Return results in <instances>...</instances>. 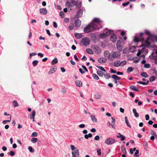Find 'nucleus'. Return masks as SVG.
<instances>
[{
	"label": "nucleus",
	"mask_w": 157,
	"mask_h": 157,
	"mask_svg": "<svg viewBox=\"0 0 157 157\" xmlns=\"http://www.w3.org/2000/svg\"><path fill=\"white\" fill-rule=\"evenodd\" d=\"M74 27V25L73 22L71 23L68 26V28L70 30H72Z\"/></svg>",
	"instance_id": "obj_31"
},
{
	"label": "nucleus",
	"mask_w": 157,
	"mask_h": 157,
	"mask_svg": "<svg viewBox=\"0 0 157 157\" xmlns=\"http://www.w3.org/2000/svg\"><path fill=\"white\" fill-rule=\"evenodd\" d=\"M93 31H94V29H93L91 27V25L90 24L87 25L84 29V32L87 33Z\"/></svg>",
	"instance_id": "obj_9"
},
{
	"label": "nucleus",
	"mask_w": 157,
	"mask_h": 157,
	"mask_svg": "<svg viewBox=\"0 0 157 157\" xmlns=\"http://www.w3.org/2000/svg\"><path fill=\"white\" fill-rule=\"evenodd\" d=\"M35 114H36V112L34 110L32 112V113H30L29 114V115L28 116V118L32 119H33V122H34L35 121V119L34 117L35 116Z\"/></svg>",
	"instance_id": "obj_12"
},
{
	"label": "nucleus",
	"mask_w": 157,
	"mask_h": 157,
	"mask_svg": "<svg viewBox=\"0 0 157 157\" xmlns=\"http://www.w3.org/2000/svg\"><path fill=\"white\" fill-rule=\"evenodd\" d=\"M101 97V95L100 94H97L95 95L96 98L97 99H99Z\"/></svg>",
	"instance_id": "obj_52"
},
{
	"label": "nucleus",
	"mask_w": 157,
	"mask_h": 157,
	"mask_svg": "<svg viewBox=\"0 0 157 157\" xmlns=\"http://www.w3.org/2000/svg\"><path fill=\"white\" fill-rule=\"evenodd\" d=\"M97 67L99 69H100V70L102 71H103L104 72H106V70L104 69V68L101 66H97Z\"/></svg>",
	"instance_id": "obj_48"
},
{
	"label": "nucleus",
	"mask_w": 157,
	"mask_h": 157,
	"mask_svg": "<svg viewBox=\"0 0 157 157\" xmlns=\"http://www.w3.org/2000/svg\"><path fill=\"white\" fill-rule=\"evenodd\" d=\"M117 75H112L111 77L112 78L114 79V80H117Z\"/></svg>",
	"instance_id": "obj_53"
},
{
	"label": "nucleus",
	"mask_w": 157,
	"mask_h": 157,
	"mask_svg": "<svg viewBox=\"0 0 157 157\" xmlns=\"http://www.w3.org/2000/svg\"><path fill=\"white\" fill-rule=\"evenodd\" d=\"M150 65L149 63H145L144 65V67L146 68H149L150 67Z\"/></svg>",
	"instance_id": "obj_56"
},
{
	"label": "nucleus",
	"mask_w": 157,
	"mask_h": 157,
	"mask_svg": "<svg viewBox=\"0 0 157 157\" xmlns=\"http://www.w3.org/2000/svg\"><path fill=\"white\" fill-rule=\"evenodd\" d=\"M145 33L146 34L150 36V37H148L145 41V42L147 45L148 48H151L155 47V45L154 43V40L152 39V36H151L150 32L147 30H145Z\"/></svg>",
	"instance_id": "obj_1"
},
{
	"label": "nucleus",
	"mask_w": 157,
	"mask_h": 157,
	"mask_svg": "<svg viewBox=\"0 0 157 157\" xmlns=\"http://www.w3.org/2000/svg\"><path fill=\"white\" fill-rule=\"evenodd\" d=\"M90 118L92 121L93 122L97 123V119L95 118V116L94 115H92L90 116Z\"/></svg>",
	"instance_id": "obj_29"
},
{
	"label": "nucleus",
	"mask_w": 157,
	"mask_h": 157,
	"mask_svg": "<svg viewBox=\"0 0 157 157\" xmlns=\"http://www.w3.org/2000/svg\"><path fill=\"white\" fill-rule=\"evenodd\" d=\"M130 3V2H129V1H128L127 2H126V3H123L122 4V5L123 6H127L128 5H129Z\"/></svg>",
	"instance_id": "obj_57"
},
{
	"label": "nucleus",
	"mask_w": 157,
	"mask_h": 157,
	"mask_svg": "<svg viewBox=\"0 0 157 157\" xmlns=\"http://www.w3.org/2000/svg\"><path fill=\"white\" fill-rule=\"evenodd\" d=\"M133 69L132 67H128L127 69V72L128 73L132 72L133 71Z\"/></svg>",
	"instance_id": "obj_46"
},
{
	"label": "nucleus",
	"mask_w": 157,
	"mask_h": 157,
	"mask_svg": "<svg viewBox=\"0 0 157 157\" xmlns=\"http://www.w3.org/2000/svg\"><path fill=\"white\" fill-rule=\"evenodd\" d=\"M28 149L30 152L32 153L34 152L35 151L34 149L31 146H29L28 147Z\"/></svg>",
	"instance_id": "obj_47"
},
{
	"label": "nucleus",
	"mask_w": 157,
	"mask_h": 157,
	"mask_svg": "<svg viewBox=\"0 0 157 157\" xmlns=\"http://www.w3.org/2000/svg\"><path fill=\"white\" fill-rule=\"evenodd\" d=\"M117 36L115 34H113L111 36L110 40L112 41L113 43H114L116 42L117 40Z\"/></svg>",
	"instance_id": "obj_18"
},
{
	"label": "nucleus",
	"mask_w": 157,
	"mask_h": 157,
	"mask_svg": "<svg viewBox=\"0 0 157 157\" xmlns=\"http://www.w3.org/2000/svg\"><path fill=\"white\" fill-rule=\"evenodd\" d=\"M125 123L127 126L129 128H131V126L130 124V123L128 122V121L127 119V117L126 116H125Z\"/></svg>",
	"instance_id": "obj_25"
},
{
	"label": "nucleus",
	"mask_w": 157,
	"mask_h": 157,
	"mask_svg": "<svg viewBox=\"0 0 157 157\" xmlns=\"http://www.w3.org/2000/svg\"><path fill=\"white\" fill-rule=\"evenodd\" d=\"M40 13L43 15H46L47 13V10L46 8H41L40 9Z\"/></svg>",
	"instance_id": "obj_17"
},
{
	"label": "nucleus",
	"mask_w": 157,
	"mask_h": 157,
	"mask_svg": "<svg viewBox=\"0 0 157 157\" xmlns=\"http://www.w3.org/2000/svg\"><path fill=\"white\" fill-rule=\"evenodd\" d=\"M114 66L115 67H119V66H121V63L120 61L117 60L116 62H114Z\"/></svg>",
	"instance_id": "obj_24"
},
{
	"label": "nucleus",
	"mask_w": 157,
	"mask_h": 157,
	"mask_svg": "<svg viewBox=\"0 0 157 157\" xmlns=\"http://www.w3.org/2000/svg\"><path fill=\"white\" fill-rule=\"evenodd\" d=\"M104 75L105 77L107 79H109L110 78V76L109 73H106V74H104Z\"/></svg>",
	"instance_id": "obj_42"
},
{
	"label": "nucleus",
	"mask_w": 157,
	"mask_h": 157,
	"mask_svg": "<svg viewBox=\"0 0 157 157\" xmlns=\"http://www.w3.org/2000/svg\"><path fill=\"white\" fill-rule=\"evenodd\" d=\"M12 102L13 105L14 107H17L18 106V104L17 101L14 100Z\"/></svg>",
	"instance_id": "obj_38"
},
{
	"label": "nucleus",
	"mask_w": 157,
	"mask_h": 157,
	"mask_svg": "<svg viewBox=\"0 0 157 157\" xmlns=\"http://www.w3.org/2000/svg\"><path fill=\"white\" fill-rule=\"evenodd\" d=\"M154 59V63L157 64V56H153Z\"/></svg>",
	"instance_id": "obj_55"
},
{
	"label": "nucleus",
	"mask_w": 157,
	"mask_h": 157,
	"mask_svg": "<svg viewBox=\"0 0 157 157\" xmlns=\"http://www.w3.org/2000/svg\"><path fill=\"white\" fill-rule=\"evenodd\" d=\"M104 56L107 58L109 61H112V54L108 50L105 51L103 53Z\"/></svg>",
	"instance_id": "obj_6"
},
{
	"label": "nucleus",
	"mask_w": 157,
	"mask_h": 157,
	"mask_svg": "<svg viewBox=\"0 0 157 157\" xmlns=\"http://www.w3.org/2000/svg\"><path fill=\"white\" fill-rule=\"evenodd\" d=\"M97 74L100 77H102L104 75L103 73L101 71L99 70L97 71Z\"/></svg>",
	"instance_id": "obj_37"
},
{
	"label": "nucleus",
	"mask_w": 157,
	"mask_h": 157,
	"mask_svg": "<svg viewBox=\"0 0 157 157\" xmlns=\"http://www.w3.org/2000/svg\"><path fill=\"white\" fill-rule=\"evenodd\" d=\"M91 38L94 42H96L97 41V38L95 34L94 33L91 34Z\"/></svg>",
	"instance_id": "obj_19"
},
{
	"label": "nucleus",
	"mask_w": 157,
	"mask_h": 157,
	"mask_svg": "<svg viewBox=\"0 0 157 157\" xmlns=\"http://www.w3.org/2000/svg\"><path fill=\"white\" fill-rule=\"evenodd\" d=\"M75 37L78 39L81 38L82 36V35L81 33H75Z\"/></svg>",
	"instance_id": "obj_23"
},
{
	"label": "nucleus",
	"mask_w": 157,
	"mask_h": 157,
	"mask_svg": "<svg viewBox=\"0 0 157 157\" xmlns=\"http://www.w3.org/2000/svg\"><path fill=\"white\" fill-rule=\"evenodd\" d=\"M140 47H142V52H145L146 54H147L148 52V50L147 49H146L145 47L146 46L144 44H142L141 45L139 46Z\"/></svg>",
	"instance_id": "obj_16"
},
{
	"label": "nucleus",
	"mask_w": 157,
	"mask_h": 157,
	"mask_svg": "<svg viewBox=\"0 0 157 157\" xmlns=\"http://www.w3.org/2000/svg\"><path fill=\"white\" fill-rule=\"evenodd\" d=\"M71 147L72 151H74L76 149V148L75 147V146L72 145H71Z\"/></svg>",
	"instance_id": "obj_61"
},
{
	"label": "nucleus",
	"mask_w": 157,
	"mask_h": 157,
	"mask_svg": "<svg viewBox=\"0 0 157 157\" xmlns=\"http://www.w3.org/2000/svg\"><path fill=\"white\" fill-rule=\"evenodd\" d=\"M84 10H85V9L84 7H83L77 11L76 17L77 18H79L82 16Z\"/></svg>",
	"instance_id": "obj_8"
},
{
	"label": "nucleus",
	"mask_w": 157,
	"mask_h": 157,
	"mask_svg": "<svg viewBox=\"0 0 157 157\" xmlns=\"http://www.w3.org/2000/svg\"><path fill=\"white\" fill-rule=\"evenodd\" d=\"M32 136L36 137L38 136V133L37 132H34L32 133Z\"/></svg>",
	"instance_id": "obj_58"
},
{
	"label": "nucleus",
	"mask_w": 157,
	"mask_h": 157,
	"mask_svg": "<svg viewBox=\"0 0 157 157\" xmlns=\"http://www.w3.org/2000/svg\"><path fill=\"white\" fill-rule=\"evenodd\" d=\"M38 140L37 138H33L32 139L31 141L33 143H36Z\"/></svg>",
	"instance_id": "obj_41"
},
{
	"label": "nucleus",
	"mask_w": 157,
	"mask_h": 157,
	"mask_svg": "<svg viewBox=\"0 0 157 157\" xmlns=\"http://www.w3.org/2000/svg\"><path fill=\"white\" fill-rule=\"evenodd\" d=\"M56 68L55 67H52V68L51 69L50 71L48 72V74H52L54 72H55L56 71Z\"/></svg>",
	"instance_id": "obj_28"
},
{
	"label": "nucleus",
	"mask_w": 157,
	"mask_h": 157,
	"mask_svg": "<svg viewBox=\"0 0 157 157\" xmlns=\"http://www.w3.org/2000/svg\"><path fill=\"white\" fill-rule=\"evenodd\" d=\"M86 52L90 54H93L94 52L90 48H87L86 50Z\"/></svg>",
	"instance_id": "obj_35"
},
{
	"label": "nucleus",
	"mask_w": 157,
	"mask_h": 157,
	"mask_svg": "<svg viewBox=\"0 0 157 157\" xmlns=\"http://www.w3.org/2000/svg\"><path fill=\"white\" fill-rule=\"evenodd\" d=\"M107 59L104 57H101L99 58L98 60V63H102L106 62L107 61Z\"/></svg>",
	"instance_id": "obj_14"
},
{
	"label": "nucleus",
	"mask_w": 157,
	"mask_h": 157,
	"mask_svg": "<svg viewBox=\"0 0 157 157\" xmlns=\"http://www.w3.org/2000/svg\"><path fill=\"white\" fill-rule=\"evenodd\" d=\"M112 61L116 59H119L121 57L120 52L118 51H114L111 52Z\"/></svg>",
	"instance_id": "obj_4"
},
{
	"label": "nucleus",
	"mask_w": 157,
	"mask_h": 157,
	"mask_svg": "<svg viewBox=\"0 0 157 157\" xmlns=\"http://www.w3.org/2000/svg\"><path fill=\"white\" fill-rule=\"evenodd\" d=\"M92 76L94 78L95 80H98L99 79V78L98 76V75L95 74H93L92 75Z\"/></svg>",
	"instance_id": "obj_44"
},
{
	"label": "nucleus",
	"mask_w": 157,
	"mask_h": 157,
	"mask_svg": "<svg viewBox=\"0 0 157 157\" xmlns=\"http://www.w3.org/2000/svg\"><path fill=\"white\" fill-rule=\"evenodd\" d=\"M117 49L119 51H121L122 50V46L121 45V42L120 40H118L117 43Z\"/></svg>",
	"instance_id": "obj_13"
},
{
	"label": "nucleus",
	"mask_w": 157,
	"mask_h": 157,
	"mask_svg": "<svg viewBox=\"0 0 157 157\" xmlns=\"http://www.w3.org/2000/svg\"><path fill=\"white\" fill-rule=\"evenodd\" d=\"M75 26L77 27H79L81 25V21L79 19V18H78L76 19L75 22Z\"/></svg>",
	"instance_id": "obj_15"
},
{
	"label": "nucleus",
	"mask_w": 157,
	"mask_h": 157,
	"mask_svg": "<svg viewBox=\"0 0 157 157\" xmlns=\"http://www.w3.org/2000/svg\"><path fill=\"white\" fill-rule=\"evenodd\" d=\"M64 21L65 23H67L69 21V19L67 18H65L64 19Z\"/></svg>",
	"instance_id": "obj_63"
},
{
	"label": "nucleus",
	"mask_w": 157,
	"mask_h": 157,
	"mask_svg": "<svg viewBox=\"0 0 157 157\" xmlns=\"http://www.w3.org/2000/svg\"><path fill=\"white\" fill-rule=\"evenodd\" d=\"M59 16L62 18H63L64 16V14L63 11H61L59 13Z\"/></svg>",
	"instance_id": "obj_51"
},
{
	"label": "nucleus",
	"mask_w": 157,
	"mask_h": 157,
	"mask_svg": "<svg viewBox=\"0 0 157 157\" xmlns=\"http://www.w3.org/2000/svg\"><path fill=\"white\" fill-rule=\"evenodd\" d=\"M11 120V116H10V120H4L2 121V123L4 124H6L7 122H10Z\"/></svg>",
	"instance_id": "obj_50"
},
{
	"label": "nucleus",
	"mask_w": 157,
	"mask_h": 157,
	"mask_svg": "<svg viewBox=\"0 0 157 157\" xmlns=\"http://www.w3.org/2000/svg\"><path fill=\"white\" fill-rule=\"evenodd\" d=\"M140 75L142 77L145 78H147L149 76L145 72H142L141 73Z\"/></svg>",
	"instance_id": "obj_33"
},
{
	"label": "nucleus",
	"mask_w": 157,
	"mask_h": 157,
	"mask_svg": "<svg viewBox=\"0 0 157 157\" xmlns=\"http://www.w3.org/2000/svg\"><path fill=\"white\" fill-rule=\"evenodd\" d=\"M136 47L135 46H132L129 47V50L131 52H133L135 51Z\"/></svg>",
	"instance_id": "obj_34"
},
{
	"label": "nucleus",
	"mask_w": 157,
	"mask_h": 157,
	"mask_svg": "<svg viewBox=\"0 0 157 157\" xmlns=\"http://www.w3.org/2000/svg\"><path fill=\"white\" fill-rule=\"evenodd\" d=\"M75 84L76 86L79 87H80L82 86V82L81 81L79 80L76 81L75 82Z\"/></svg>",
	"instance_id": "obj_22"
},
{
	"label": "nucleus",
	"mask_w": 157,
	"mask_h": 157,
	"mask_svg": "<svg viewBox=\"0 0 157 157\" xmlns=\"http://www.w3.org/2000/svg\"><path fill=\"white\" fill-rule=\"evenodd\" d=\"M121 150L122 153L124 154H126V149L123 145H122L121 147Z\"/></svg>",
	"instance_id": "obj_36"
},
{
	"label": "nucleus",
	"mask_w": 157,
	"mask_h": 157,
	"mask_svg": "<svg viewBox=\"0 0 157 157\" xmlns=\"http://www.w3.org/2000/svg\"><path fill=\"white\" fill-rule=\"evenodd\" d=\"M90 39L87 37H85L82 39L81 43L85 46H87L90 44Z\"/></svg>",
	"instance_id": "obj_5"
},
{
	"label": "nucleus",
	"mask_w": 157,
	"mask_h": 157,
	"mask_svg": "<svg viewBox=\"0 0 157 157\" xmlns=\"http://www.w3.org/2000/svg\"><path fill=\"white\" fill-rule=\"evenodd\" d=\"M82 67L83 68L84 70L86 72H88V70L86 68V67L84 65H82Z\"/></svg>",
	"instance_id": "obj_64"
},
{
	"label": "nucleus",
	"mask_w": 157,
	"mask_h": 157,
	"mask_svg": "<svg viewBox=\"0 0 157 157\" xmlns=\"http://www.w3.org/2000/svg\"><path fill=\"white\" fill-rule=\"evenodd\" d=\"M130 88L132 90L136 91H139V90L136 88L135 86H130Z\"/></svg>",
	"instance_id": "obj_21"
},
{
	"label": "nucleus",
	"mask_w": 157,
	"mask_h": 157,
	"mask_svg": "<svg viewBox=\"0 0 157 157\" xmlns=\"http://www.w3.org/2000/svg\"><path fill=\"white\" fill-rule=\"evenodd\" d=\"M133 113H134V116L136 117H139V114L136 112V110L135 109H133L132 110Z\"/></svg>",
	"instance_id": "obj_27"
},
{
	"label": "nucleus",
	"mask_w": 157,
	"mask_h": 157,
	"mask_svg": "<svg viewBox=\"0 0 157 157\" xmlns=\"http://www.w3.org/2000/svg\"><path fill=\"white\" fill-rule=\"evenodd\" d=\"M58 62V59L57 58L55 57V58L51 62V64L52 65H54L57 63Z\"/></svg>",
	"instance_id": "obj_26"
},
{
	"label": "nucleus",
	"mask_w": 157,
	"mask_h": 157,
	"mask_svg": "<svg viewBox=\"0 0 157 157\" xmlns=\"http://www.w3.org/2000/svg\"><path fill=\"white\" fill-rule=\"evenodd\" d=\"M143 33H140L139 36V38H138L137 36H135L133 40L134 41L136 42H138L139 41H144V39L143 37Z\"/></svg>",
	"instance_id": "obj_7"
},
{
	"label": "nucleus",
	"mask_w": 157,
	"mask_h": 157,
	"mask_svg": "<svg viewBox=\"0 0 157 157\" xmlns=\"http://www.w3.org/2000/svg\"><path fill=\"white\" fill-rule=\"evenodd\" d=\"M111 119L112 120V121L111 122V123H112L111 124H115V119L114 118H113V117H111Z\"/></svg>",
	"instance_id": "obj_60"
},
{
	"label": "nucleus",
	"mask_w": 157,
	"mask_h": 157,
	"mask_svg": "<svg viewBox=\"0 0 157 157\" xmlns=\"http://www.w3.org/2000/svg\"><path fill=\"white\" fill-rule=\"evenodd\" d=\"M155 79V76H152L150 78L149 81L151 82H152L154 81Z\"/></svg>",
	"instance_id": "obj_40"
},
{
	"label": "nucleus",
	"mask_w": 157,
	"mask_h": 157,
	"mask_svg": "<svg viewBox=\"0 0 157 157\" xmlns=\"http://www.w3.org/2000/svg\"><path fill=\"white\" fill-rule=\"evenodd\" d=\"M72 157H78L79 156V150L78 148L76 147L75 150L72 151Z\"/></svg>",
	"instance_id": "obj_11"
},
{
	"label": "nucleus",
	"mask_w": 157,
	"mask_h": 157,
	"mask_svg": "<svg viewBox=\"0 0 157 157\" xmlns=\"http://www.w3.org/2000/svg\"><path fill=\"white\" fill-rule=\"evenodd\" d=\"M94 52L95 53L99 54L101 53V50L98 47L95 48L94 50Z\"/></svg>",
	"instance_id": "obj_30"
},
{
	"label": "nucleus",
	"mask_w": 157,
	"mask_h": 157,
	"mask_svg": "<svg viewBox=\"0 0 157 157\" xmlns=\"http://www.w3.org/2000/svg\"><path fill=\"white\" fill-rule=\"evenodd\" d=\"M78 2L75 0H67L65 5L68 8H70L76 6Z\"/></svg>",
	"instance_id": "obj_3"
},
{
	"label": "nucleus",
	"mask_w": 157,
	"mask_h": 157,
	"mask_svg": "<svg viewBox=\"0 0 157 157\" xmlns=\"http://www.w3.org/2000/svg\"><path fill=\"white\" fill-rule=\"evenodd\" d=\"M115 142V140L112 138H109L106 139L105 143L107 144L111 145L113 144Z\"/></svg>",
	"instance_id": "obj_10"
},
{
	"label": "nucleus",
	"mask_w": 157,
	"mask_h": 157,
	"mask_svg": "<svg viewBox=\"0 0 157 157\" xmlns=\"http://www.w3.org/2000/svg\"><path fill=\"white\" fill-rule=\"evenodd\" d=\"M10 155L11 156H13L15 155V153L13 151H11L10 152Z\"/></svg>",
	"instance_id": "obj_62"
},
{
	"label": "nucleus",
	"mask_w": 157,
	"mask_h": 157,
	"mask_svg": "<svg viewBox=\"0 0 157 157\" xmlns=\"http://www.w3.org/2000/svg\"><path fill=\"white\" fill-rule=\"evenodd\" d=\"M78 2V4H77V5L75 6H76V8L77 9H80L82 6V2L81 1H76Z\"/></svg>",
	"instance_id": "obj_20"
},
{
	"label": "nucleus",
	"mask_w": 157,
	"mask_h": 157,
	"mask_svg": "<svg viewBox=\"0 0 157 157\" xmlns=\"http://www.w3.org/2000/svg\"><path fill=\"white\" fill-rule=\"evenodd\" d=\"M99 36L101 38H104L107 37L105 33H101L99 35Z\"/></svg>",
	"instance_id": "obj_39"
},
{
	"label": "nucleus",
	"mask_w": 157,
	"mask_h": 157,
	"mask_svg": "<svg viewBox=\"0 0 157 157\" xmlns=\"http://www.w3.org/2000/svg\"><path fill=\"white\" fill-rule=\"evenodd\" d=\"M139 150H136V151L135 152L134 154V155L136 157H139Z\"/></svg>",
	"instance_id": "obj_43"
},
{
	"label": "nucleus",
	"mask_w": 157,
	"mask_h": 157,
	"mask_svg": "<svg viewBox=\"0 0 157 157\" xmlns=\"http://www.w3.org/2000/svg\"><path fill=\"white\" fill-rule=\"evenodd\" d=\"M38 63V61L37 60H34L33 63L32 64L35 67L37 65Z\"/></svg>",
	"instance_id": "obj_49"
},
{
	"label": "nucleus",
	"mask_w": 157,
	"mask_h": 157,
	"mask_svg": "<svg viewBox=\"0 0 157 157\" xmlns=\"http://www.w3.org/2000/svg\"><path fill=\"white\" fill-rule=\"evenodd\" d=\"M97 153L98 155H100L101 154V150L100 149L97 150Z\"/></svg>",
	"instance_id": "obj_59"
},
{
	"label": "nucleus",
	"mask_w": 157,
	"mask_h": 157,
	"mask_svg": "<svg viewBox=\"0 0 157 157\" xmlns=\"http://www.w3.org/2000/svg\"><path fill=\"white\" fill-rule=\"evenodd\" d=\"M126 63L127 62L126 60H124L120 62L121 65L123 66L126 64Z\"/></svg>",
	"instance_id": "obj_54"
},
{
	"label": "nucleus",
	"mask_w": 157,
	"mask_h": 157,
	"mask_svg": "<svg viewBox=\"0 0 157 157\" xmlns=\"http://www.w3.org/2000/svg\"><path fill=\"white\" fill-rule=\"evenodd\" d=\"M149 82V81L148 80H147L146 81V82H143L142 81H138L137 82V83L139 84H141L143 85H147Z\"/></svg>",
	"instance_id": "obj_32"
},
{
	"label": "nucleus",
	"mask_w": 157,
	"mask_h": 157,
	"mask_svg": "<svg viewBox=\"0 0 157 157\" xmlns=\"http://www.w3.org/2000/svg\"><path fill=\"white\" fill-rule=\"evenodd\" d=\"M113 31H111L110 30H109L108 31H106V33H105L106 36H107L110 35L111 34H112V33H111Z\"/></svg>",
	"instance_id": "obj_45"
},
{
	"label": "nucleus",
	"mask_w": 157,
	"mask_h": 157,
	"mask_svg": "<svg viewBox=\"0 0 157 157\" xmlns=\"http://www.w3.org/2000/svg\"><path fill=\"white\" fill-rule=\"evenodd\" d=\"M102 21L99 18H95L93 20V23L91 25V27L94 31L95 29H99L101 27V23Z\"/></svg>",
	"instance_id": "obj_2"
}]
</instances>
